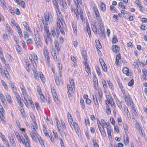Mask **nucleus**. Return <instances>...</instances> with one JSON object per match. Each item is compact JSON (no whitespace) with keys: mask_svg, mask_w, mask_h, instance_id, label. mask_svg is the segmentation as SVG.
Masks as SVG:
<instances>
[{"mask_svg":"<svg viewBox=\"0 0 147 147\" xmlns=\"http://www.w3.org/2000/svg\"><path fill=\"white\" fill-rule=\"evenodd\" d=\"M100 61L103 71L105 72H106L107 71V68L104 62L102 60L101 61Z\"/></svg>","mask_w":147,"mask_h":147,"instance_id":"nucleus-5","label":"nucleus"},{"mask_svg":"<svg viewBox=\"0 0 147 147\" xmlns=\"http://www.w3.org/2000/svg\"><path fill=\"white\" fill-rule=\"evenodd\" d=\"M20 111L22 115L24 117V116L25 115L24 111L23 109H20Z\"/></svg>","mask_w":147,"mask_h":147,"instance_id":"nucleus-63","label":"nucleus"},{"mask_svg":"<svg viewBox=\"0 0 147 147\" xmlns=\"http://www.w3.org/2000/svg\"><path fill=\"white\" fill-rule=\"evenodd\" d=\"M93 99L95 105H98V100L96 95L93 96Z\"/></svg>","mask_w":147,"mask_h":147,"instance_id":"nucleus-30","label":"nucleus"},{"mask_svg":"<svg viewBox=\"0 0 147 147\" xmlns=\"http://www.w3.org/2000/svg\"><path fill=\"white\" fill-rule=\"evenodd\" d=\"M51 54L53 57V58L54 59H57V57L56 56V54L55 51V50H52L51 52Z\"/></svg>","mask_w":147,"mask_h":147,"instance_id":"nucleus-32","label":"nucleus"},{"mask_svg":"<svg viewBox=\"0 0 147 147\" xmlns=\"http://www.w3.org/2000/svg\"><path fill=\"white\" fill-rule=\"evenodd\" d=\"M72 28H73V29L74 31V32L77 31V27L76 25V23L73 22H72Z\"/></svg>","mask_w":147,"mask_h":147,"instance_id":"nucleus-29","label":"nucleus"},{"mask_svg":"<svg viewBox=\"0 0 147 147\" xmlns=\"http://www.w3.org/2000/svg\"><path fill=\"white\" fill-rule=\"evenodd\" d=\"M109 85V87L111 89H113V86L112 83L109 80L107 81Z\"/></svg>","mask_w":147,"mask_h":147,"instance_id":"nucleus-52","label":"nucleus"},{"mask_svg":"<svg viewBox=\"0 0 147 147\" xmlns=\"http://www.w3.org/2000/svg\"><path fill=\"white\" fill-rule=\"evenodd\" d=\"M86 53L85 52H83L82 53V55L84 59V63L86 64V62H87V56L86 55Z\"/></svg>","mask_w":147,"mask_h":147,"instance_id":"nucleus-19","label":"nucleus"},{"mask_svg":"<svg viewBox=\"0 0 147 147\" xmlns=\"http://www.w3.org/2000/svg\"><path fill=\"white\" fill-rule=\"evenodd\" d=\"M20 86L22 92L24 94L25 93H26V90L23 84L20 83Z\"/></svg>","mask_w":147,"mask_h":147,"instance_id":"nucleus-27","label":"nucleus"},{"mask_svg":"<svg viewBox=\"0 0 147 147\" xmlns=\"http://www.w3.org/2000/svg\"><path fill=\"white\" fill-rule=\"evenodd\" d=\"M123 109L124 110V111L125 113H126L127 115V116L128 117V112H129L127 108V107L125 105H124L123 106Z\"/></svg>","mask_w":147,"mask_h":147,"instance_id":"nucleus-44","label":"nucleus"},{"mask_svg":"<svg viewBox=\"0 0 147 147\" xmlns=\"http://www.w3.org/2000/svg\"><path fill=\"white\" fill-rule=\"evenodd\" d=\"M99 23L98 24L99 25V28L98 30V32L100 33H101L102 34H104L102 30L101 27L103 26V24L102 22V21H100V22H98Z\"/></svg>","mask_w":147,"mask_h":147,"instance_id":"nucleus-8","label":"nucleus"},{"mask_svg":"<svg viewBox=\"0 0 147 147\" xmlns=\"http://www.w3.org/2000/svg\"><path fill=\"white\" fill-rule=\"evenodd\" d=\"M55 80L57 85L58 86L59 85L60 83L59 77L57 76H55Z\"/></svg>","mask_w":147,"mask_h":147,"instance_id":"nucleus-26","label":"nucleus"},{"mask_svg":"<svg viewBox=\"0 0 147 147\" xmlns=\"http://www.w3.org/2000/svg\"><path fill=\"white\" fill-rule=\"evenodd\" d=\"M37 90L39 94H40L42 93L41 88L39 86H37Z\"/></svg>","mask_w":147,"mask_h":147,"instance_id":"nucleus-59","label":"nucleus"},{"mask_svg":"<svg viewBox=\"0 0 147 147\" xmlns=\"http://www.w3.org/2000/svg\"><path fill=\"white\" fill-rule=\"evenodd\" d=\"M8 138L10 141L13 140V138L12 136L10 134H9Z\"/></svg>","mask_w":147,"mask_h":147,"instance_id":"nucleus-61","label":"nucleus"},{"mask_svg":"<svg viewBox=\"0 0 147 147\" xmlns=\"http://www.w3.org/2000/svg\"><path fill=\"white\" fill-rule=\"evenodd\" d=\"M15 11H14V13H15L17 15H19L20 14V11L19 9L16 8L15 9Z\"/></svg>","mask_w":147,"mask_h":147,"instance_id":"nucleus-56","label":"nucleus"},{"mask_svg":"<svg viewBox=\"0 0 147 147\" xmlns=\"http://www.w3.org/2000/svg\"><path fill=\"white\" fill-rule=\"evenodd\" d=\"M123 72L127 76L129 75V70L127 67H125L123 69Z\"/></svg>","mask_w":147,"mask_h":147,"instance_id":"nucleus-21","label":"nucleus"},{"mask_svg":"<svg viewBox=\"0 0 147 147\" xmlns=\"http://www.w3.org/2000/svg\"><path fill=\"white\" fill-rule=\"evenodd\" d=\"M24 38L25 39H26V38H27L29 37V35L28 34L27 32L24 31Z\"/></svg>","mask_w":147,"mask_h":147,"instance_id":"nucleus-51","label":"nucleus"},{"mask_svg":"<svg viewBox=\"0 0 147 147\" xmlns=\"http://www.w3.org/2000/svg\"><path fill=\"white\" fill-rule=\"evenodd\" d=\"M91 27L93 31L95 34H97V32L96 30V28L95 25H92L91 26Z\"/></svg>","mask_w":147,"mask_h":147,"instance_id":"nucleus-28","label":"nucleus"},{"mask_svg":"<svg viewBox=\"0 0 147 147\" xmlns=\"http://www.w3.org/2000/svg\"><path fill=\"white\" fill-rule=\"evenodd\" d=\"M40 78L41 81L42 82H44L45 81V78L41 72L40 74Z\"/></svg>","mask_w":147,"mask_h":147,"instance_id":"nucleus-40","label":"nucleus"},{"mask_svg":"<svg viewBox=\"0 0 147 147\" xmlns=\"http://www.w3.org/2000/svg\"><path fill=\"white\" fill-rule=\"evenodd\" d=\"M54 44L55 48L57 49L58 51H59L61 48V47L59 44L58 42L57 41H55V42Z\"/></svg>","mask_w":147,"mask_h":147,"instance_id":"nucleus-13","label":"nucleus"},{"mask_svg":"<svg viewBox=\"0 0 147 147\" xmlns=\"http://www.w3.org/2000/svg\"><path fill=\"white\" fill-rule=\"evenodd\" d=\"M100 131L102 135L104 137H105L106 136V133L104 129H102V130L101 128V129L99 130Z\"/></svg>","mask_w":147,"mask_h":147,"instance_id":"nucleus-36","label":"nucleus"},{"mask_svg":"<svg viewBox=\"0 0 147 147\" xmlns=\"http://www.w3.org/2000/svg\"><path fill=\"white\" fill-rule=\"evenodd\" d=\"M29 58L31 62V63L34 66V65H36L35 60L34 59L33 57L32 56H31L30 57H29Z\"/></svg>","mask_w":147,"mask_h":147,"instance_id":"nucleus-33","label":"nucleus"},{"mask_svg":"<svg viewBox=\"0 0 147 147\" xmlns=\"http://www.w3.org/2000/svg\"><path fill=\"white\" fill-rule=\"evenodd\" d=\"M43 53L46 62L48 65L50 63V58L48 51L46 47H45L43 49Z\"/></svg>","mask_w":147,"mask_h":147,"instance_id":"nucleus-2","label":"nucleus"},{"mask_svg":"<svg viewBox=\"0 0 147 147\" xmlns=\"http://www.w3.org/2000/svg\"><path fill=\"white\" fill-rule=\"evenodd\" d=\"M96 71L98 75L101 76V73H100V70L99 68L98 67H96Z\"/></svg>","mask_w":147,"mask_h":147,"instance_id":"nucleus-53","label":"nucleus"},{"mask_svg":"<svg viewBox=\"0 0 147 147\" xmlns=\"http://www.w3.org/2000/svg\"><path fill=\"white\" fill-rule=\"evenodd\" d=\"M16 48L17 51L18 53L20 52V51L21 48L19 45V44H16Z\"/></svg>","mask_w":147,"mask_h":147,"instance_id":"nucleus-38","label":"nucleus"},{"mask_svg":"<svg viewBox=\"0 0 147 147\" xmlns=\"http://www.w3.org/2000/svg\"><path fill=\"white\" fill-rule=\"evenodd\" d=\"M106 97L107 98V100L105 101L107 105L109 104L110 102L111 103V102L113 100V99L110 94L106 95Z\"/></svg>","mask_w":147,"mask_h":147,"instance_id":"nucleus-4","label":"nucleus"},{"mask_svg":"<svg viewBox=\"0 0 147 147\" xmlns=\"http://www.w3.org/2000/svg\"><path fill=\"white\" fill-rule=\"evenodd\" d=\"M47 34V36L48 39H49V42L50 43H52V39L51 38V35L49 33H48Z\"/></svg>","mask_w":147,"mask_h":147,"instance_id":"nucleus-42","label":"nucleus"},{"mask_svg":"<svg viewBox=\"0 0 147 147\" xmlns=\"http://www.w3.org/2000/svg\"><path fill=\"white\" fill-rule=\"evenodd\" d=\"M51 91L52 93L53 96L55 100V102L57 103H58L59 102L58 100V98L57 97L56 93L55 91L54 88L52 86L51 87Z\"/></svg>","mask_w":147,"mask_h":147,"instance_id":"nucleus-3","label":"nucleus"},{"mask_svg":"<svg viewBox=\"0 0 147 147\" xmlns=\"http://www.w3.org/2000/svg\"><path fill=\"white\" fill-rule=\"evenodd\" d=\"M23 24L24 27L25 29L27 30H29V32H30V30L29 29V27L27 23L25 21L23 22Z\"/></svg>","mask_w":147,"mask_h":147,"instance_id":"nucleus-20","label":"nucleus"},{"mask_svg":"<svg viewBox=\"0 0 147 147\" xmlns=\"http://www.w3.org/2000/svg\"><path fill=\"white\" fill-rule=\"evenodd\" d=\"M85 67L86 69V72L88 73V74H91V72L90 71V69L87 63V62H86V64L84 63Z\"/></svg>","mask_w":147,"mask_h":147,"instance_id":"nucleus-23","label":"nucleus"},{"mask_svg":"<svg viewBox=\"0 0 147 147\" xmlns=\"http://www.w3.org/2000/svg\"><path fill=\"white\" fill-rule=\"evenodd\" d=\"M57 127L61 135H62L63 134V131L62 130L60 129L59 126V125L57 124Z\"/></svg>","mask_w":147,"mask_h":147,"instance_id":"nucleus-58","label":"nucleus"},{"mask_svg":"<svg viewBox=\"0 0 147 147\" xmlns=\"http://www.w3.org/2000/svg\"><path fill=\"white\" fill-rule=\"evenodd\" d=\"M26 140V147H30L29 144L30 140L28 138V136H25L24 137Z\"/></svg>","mask_w":147,"mask_h":147,"instance_id":"nucleus-15","label":"nucleus"},{"mask_svg":"<svg viewBox=\"0 0 147 147\" xmlns=\"http://www.w3.org/2000/svg\"><path fill=\"white\" fill-rule=\"evenodd\" d=\"M106 108H107V113L108 114H110L111 113V111L108 105H107Z\"/></svg>","mask_w":147,"mask_h":147,"instance_id":"nucleus-43","label":"nucleus"},{"mask_svg":"<svg viewBox=\"0 0 147 147\" xmlns=\"http://www.w3.org/2000/svg\"><path fill=\"white\" fill-rule=\"evenodd\" d=\"M123 97L125 99V101L126 102L127 105L131 101V99L130 98V96L128 95H124L123 96Z\"/></svg>","mask_w":147,"mask_h":147,"instance_id":"nucleus-9","label":"nucleus"},{"mask_svg":"<svg viewBox=\"0 0 147 147\" xmlns=\"http://www.w3.org/2000/svg\"><path fill=\"white\" fill-rule=\"evenodd\" d=\"M36 41L35 42V43H36V47L38 48V44L40 46H41L42 44L41 42V40L39 37H38V38H37V39H36Z\"/></svg>","mask_w":147,"mask_h":147,"instance_id":"nucleus-12","label":"nucleus"},{"mask_svg":"<svg viewBox=\"0 0 147 147\" xmlns=\"http://www.w3.org/2000/svg\"><path fill=\"white\" fill-rule=\"evenodd\" d=\"M126 138V139H124V142L125 145H126L129 143V139L127 135V136Z\"/></svg>","mask_w":147,"mask_h":147,"instance_id":"nucleus-47","label":"nucleus"},{"mask_svg":"<svg viewBox=\"0 0 147 147\" xmlns=\"http://www.w3.org/2000/svg\"><path fill=\"white\" fill-rule=\"evenodd\" d=\"M96 43L97 47L99 49L102 48L101 45H100V41L98 40H96Z\"/></svg>","mask_w":147,"mask_h":147,"instance_id":"nucleus-31","label":"nucleus"},{"mask_svg":"<svg viewBox=\"0 0 147 147\" xmlns=\"http://www.w3.org/2000/svg\"><path fill=\"white\" fill-rule=\"evenodd\" d=\"M0 98L2 102L3 103V104L4 105L5 104V102H6L5 98L3 95L1 94V92H0Z\"/></svg>","mask_w":147,"mask_h":147,"instance_id":"nucleus-18","label":"nucleus"},{"mask_svg":"<svg viewBox=\"0 0 147 147\" xmlns=\"http://www.w3.org/2000/svg\"><path fill=\"white\" fill-rule=\"evenodd\" d=\"M1 83L3 85V86L4 88L6 90H7L8 87L5 82L3 80H1Z\"/></svg>","mask_w":147,"mask_h":147,"instance_id":"nucleus-41","label":"nucleus"},{"mask_svg":"<svg viewBox=\"0 0 147 147\" xmlns=\"http://www.w3.org/2000/svg\"><path fill=\"white\" fill-rule=\"evenodd\" d=\"M22 46H23V48L24 49H26V45L24 41L23 40H22Z\"/></svg>","mask_w":147,"mask_h":147,"instance_id":"nucleus-60","label":"nucleus"},{"mask_svg":"<svg viewBox=\"0 0 147 147\" xmlns=\"http://www.w3.org/2000/svg\"><path fill=\"white\" fill-rule=\"evenodd\" d=\"M26 42L27 44H30L32 43V40L31 38H29L26 40Z\"/></svg>","mask_w":147,"mask_h":147,"instance_id":"nucleus-64","label":"nucleus"},{"mask_svg":"<svg viewBox=\"0 0 147 147\" xmlns=\"http://www.w3.org/2000/svg\"><path fill=\"white\" fill-rule=\"evenodd\" d=\"M0 118L1 120L3 121V123L4 124L5 122V119L4 116V115H1V117Z\"/></svg>","mask_w":147,"mask_h":147,"instance_id":"nucleus-57","label":"nucleus"},{"mask_svg":"<svg viewBox=\"0 0 147 147\" xmlns=\"http://www.w3.org/2000/svg\"><path fill=\"white\" fill-rule=\"evenodd\" d=\"M34 34L36 39H37V38H38V37H39V34L37 30L34 31Z\"/></svg>","mask_w":147,"mask_h":147,"instance_id":"nucleus-46","label":"nucleus"},{"mask_svg":"<svg viewBox=\"0 0 147 147\" xmlns=\"http://www.w3.org/2000/svg\"><path fill=\"white\" fill-rule=\"evenodd\" d=\"M18 140L19 142H22L23 144H25L26 145V141L22 136L20 137L18 139Z\"/></svg>","mask_w":147,"mask_h":147,"instance_id":"nucleus-22","label":"nucleus"},{"mask_svg":"<svg viewBox=\"0 0 147 147\" xmlns=\"http://www.w3.org/2000/svg\"><path fill=\"white\" fill-rule=\"evenodd\" d=\"M104 88L106 89L107 87V84L105 80H104L102 82Z\"/></svg>","mask_w":147,"mask_h":147,"instance_id":"nucleus-54","label":"nucleus"},{"mask_svg":"<svg viewBox=\"0 0 147 147\" xmlns=\"http://www.w3.org/2000/svg\"><path fill=\"white\" fill-rule=\"evenodd\" d=\"M98 93L100 98H101L102 95V90H98Z\"/></svg>","mask_w":147,"mask_h":147,"instance_id":"nucleus-48","label":"nucleus"},{"mask_svg":"<svg viewBox=\"0 0 147 147\" xmlns=\"http://www.w3.org/2000/svg\"><path fill=\"white\" fill-rule=\"evenodd\" d=\"M52 18V16L51 14H50V15L48 13L45 14L44 18L45 19V21H49V19H51V18Z\"/></svg>","mask_w":147,"mask_h":147,"instance_id":"nucleus-7","label":"nucleus"},{"mask_svg":"<svg viewBox=\"0 0 147 147\" xmlns=\"http://www.w3.org/2000/svg\"><path fill=\"white\" fill-rule=\"evenodd\" d=\"M53 133L54 138L56 140H58V136L56 131L55 130H53Z\"/></svg>","mask_w":147,"mask_h":147,"instance_id":"nucleus-37","label":"nucleus"},{"mask_svg":"<svg viewBox=\"0 0 147 147\" xmlns=\"http://www.w3.org/2000/svg\"><path fill=\"white\" fill-rule=\"evenodd\" d=\"M70 126L72 129H74L76 132L77 131H78L79 127L78 125L75 122L73 123L71 125H70Z\"/></svg>","mask_w":147,"mask_h":147,"instance_id":"nucleus-6","label":"nucleus"},{"mask_svg":"<svg viewBox=\"0 0 147 147\" xmlns=\"http://www.w3.org/2000/svg\"><path fill=\"white\" fill-rule=\"evenodd\" d=\"M118 42V40L117 37L115 36H114L112 39V42L113 43H115Z\"/></svg>","mask_w":147,"mask_h":147,"instance_id":"nucleus-34","label":"nucleus"},{"mask_svg":"<svg viewBox=\"0 0 147 147\" xmlns=\"http://www.w3.org/2000/svg\"><path fill=\"white\" fill-rule=\"evenodd\" d=\"M86 26L87 27V31L88 33V34L90 36H91V35L90 30L88 23H86Z\"/></svg>","mask_w":147,"mask_h":147,"instance_id":"nucleus-24","label":"nucleus"},{"mask_svg":"<svg viewBox=\"0 0 147 147\" xmlns=\"http://www.w3.org/2000/svg\"><path fill=\"white\" fill-rule=\"evenodd\" d=\"M113 51L114 52L117 53L119 50V47L118 45H114L112 47Z\"/></svg>","mask_w":147,"mask_h":147,"instance_id":"nucleus-10","label":"nucleus"},{"mask_svg":"<svg viewBox=\"0 0 147 147\" xmlns=\"http://www.w3.org/2000/svg\"><path fill=\"white\" fill-rule=\"evenodd\" d=\"M3 142H4V144L6 147H10V145L7 140H6L5 141H4Z\"/></svg>","mask_w":147,"mask_h":147,"instance_id":"nucleus-55","label":"nucleus"},{"mask_svg":"<svg viewBox=\"0 0 147 147\" xmlns=\"http://www.w3.org/2000/svg\"><path fill=\"white\" fill-rule=\"evenodd\" d=\"M7 100L8 101V102H9V103H10L11 102V97L9 95H8L6 96Z\"/></svg>","mask_w":147,"mask_h":147,"instance_id":"nucleus-45","label":"nucleus"},{"mask_svg":"<svg viewBox=\"0 0 147 147\" xmlns=\"http://www.w3.org/2000/svg\"><path fill=\"white\" fill-rule=\"evenodd\" d=\"M32 125L33 126V127H34V128H35L36 129H38L37 124L35 121H34L33 123H32Z\"/></svg>","mask_w":147,"mask_h":147,"instance_id":"nucleus-62","label":"nucleus"},{"mask_svg":"<svg viewBox=\"0 0 147 147\" xmlns=\"http://www.w3.org/2000/svg\"><path fill=\"white\" fill-rule=\"evenodd\" d=\"M68 121L70 125H71L73 123V120L72 119V117L71 115L69 113L67 115Z\"/></svg>","mask_w":147,"mask_h":147,"instance_id":"nucleus-17","label":"nucleus"},{"mask_svg":"<svg viewBox=\"0 0 147 147\" xmlns=\"http://www.w3.org/2000/svg\"><path fill=\"white\" fill-rule=\"evenodd\" d=\"M93 81L95 87V86L98 84V80L96 76H94L93 77Z\"/></svg>","mask_w":147,"mask_h":147,"instance_id":"nucleus-35","label":"nucleus"},{"mask_svg":"<svg viewBox=\"0 0 147 147\" xmlns=\"http://www.w3.org/2000/svg\"><path fill=\"white\" fill-rule=\"evenodd\" d=\"M134 84V80L132 79L130 80L128 83V85L129 86H131L133 85Z\"/></svg>","mask_w":147,"mask_h":147,"instance_id":"nucleus-50","label":"nucleus"},{"mask_svg":"<svg viewBox=\"0 0 147 147\" xmlns=\"http://www.w3.org/2000/svg\"><path fill=\"white\" fill-rule=\"evenodd\" d=\"M73 88V87H71L70 85L69 84H67V90H68V92H71L72 91V88Z\"/></svg>","mask_w":147,"mask_h":147,"instance_id":"nucleus-49","label":"nucleus"},{"mask_svg":"<svg viewBox=\"0 0 147 147\" xmlns=\"http://www.w3.org/2000/svg\"><path fill=\"white\" fill-rule=\"evenodd\" d=\"M30 135L32 139L35 141H37L36 137L39 135L37 133L34 127L32 128V131L30 132Z\"/></svg>","mask_w":147,"mask_h":147,"instance_id":"nucleus-1","label":"nucleus"},{"mask_svg":"<svg viewBox=\"0 0 147 147\" xmlns=\"http://www.w3.org/2000/svg\"><path fill=\"white\" fill-rule=\"evenodd\" d=\"M100 7L101 8V10L103 11H105L106 9L105 5L104 2H101L100 3Z\"/></svg>","mask_w":147,"mask_h":147,"instance_id":"nucleus-14","label":"nucleus"},{"mask_svg":"<svg viewBox=\"0 0 147 147\" xmlns=\"http://www.w3.org/2000/svg\"><path fill=\"white\" fill-rule=\"evenodd\" d=\"M58 68L59 69V74L60 75V77L61 76V74L62 71V65L60 63L58 64Z\"/></svg>","mask_w":147,"mask_h":147,"instance_id":"nucleus-25","label":"nucleus"},{"mask_svg":"<svg viewBox=\"0 0 147 147\" xmlns=\"http://www.w3.org/2000/svg\"><path fill=\"white\" fill-rule=\"evenodd\" d=\"M107 133L108 134L109 136H111V127H108L107 128Z\"/></svg>","mask_w":147,"mask_h":147,"instance_id":"nucleus-39","label":"nucleus"},{"mask_svg":"<svg viewBox=\"0 0 147 147\" xmlns=\"http://www.w3.org/2000/svg\"><path fill=\"white\" fill-rule=\"evenodd\" d=\"M16 96V97L18 100V103L19 104L22 106V105H23L22 102H21V98L20 96L18 95V93L17 94H15Z\"/></svg>","mask_w":147,"mask_h":147,"instance_id":"nucleus-11","label":"nucleus"},{"mask_svg":"<svg viewBox=\"0 0 147 147\" xmlns=\"http://www.w3.org/2000/svg\"><path fill=\"white\" fill-rule=\"evenodd\" d=\"M37 137L38 139L39 142L40 144L41 145V146H44V142L43 140L41 138V137L39 135L37 136Z\"/></svg>","mask_w":147,"mask_h":147,"instance_id":"nucleus-16","label":"nucleus"}]
</instances>
